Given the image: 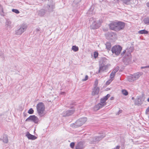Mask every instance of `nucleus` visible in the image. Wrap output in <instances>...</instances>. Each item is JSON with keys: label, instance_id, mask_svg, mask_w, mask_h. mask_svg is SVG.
I'll return each instance as SVG.
<instances>
[{"label": "nucleus", "instance_id": "obj_48", "mask_svg": "<svg viewBox=\"0 0 149 149\" xmlns=\"http://www.w3.org/2000/svg\"><path fill=\"white\" fill-rule=\"evenodd\" d=\"M65 93L64 92H62L61 93V95H64Z\"/></svg>", "mask_w": 149, "mask_h": 149}, {"label": "nucleus", "instance_id": "obj_34", "mask_svg": "<svg viewBox=\"0 0 149 149\" xmlns=\"http://www.w3.org/2000/svg\"><path fill=\"white\" fill-rule=\"evenodd\" d=\"M119 68L118 67H117L112 71V72L116 73L118 70Z\"/></svg>", "mask_w": 149, "mask_h": 149}, {"label": "nucleus", "instance_id": "obj_30", "mask_svg": "<svg viewBox=\"0 0 149 149\" xmlns=\"http://www.w3.org/2000/svg\"><path fill=\"white\" fill-rule=\"evenodd\" d=\"M72 50H73L74 52H76L78 51L79 48L77 46L75 45L73 46L72 48Z\"/></svg>", "mask_w": 149, "mask_h": 149}, {"label": "nucleus", "instance_id": "obj_50", "mask_svg": "<svg viewBox=\"0 0 149 149\" xmlns=\"http://www.w3.org/2000/svg\"><path fill=\"white\" fill-rule=\"evenodd\" d=\"M134 97H132V99L133 100H134Z\"/></svg>", "mask_w": 149, "mask_h": 149}, {"label": "nucleus", "instance_id": "obj_47", "mask_svg": "<svg viewBox=\"0 0 149 149\" xmlns=\"http://www.w3.org/2000/svg\"><path fill=\"white\" fill-rule=\"evenodd\" d=\"M146 5L149 8V2H148L146 3Z\"/></svg>", "mask_w": 149, "mask_h": 149}, {"label": "nucleus", "instance_id": "obj_33", "mask_svg": "<svg viewBox=\"0 0 149 149\" xmlns=\"http://www.w3.org/2000/svg\"><path fill=\"white\" fill-rule=\"evenodd\" d=\"M34 112V111L33 109L30 108L28 111V113L29 114H32Z\"/></svg>", "mask_w": 149, "mask_h": 149}, {"label": "nucleus", "instance_id": "obj_46", "mask_svg": "<svg viewBox=\"0 0 149 149\" xmlns=\"http://www.w3.org/2000/svg\"><path fill=\"white\" fill-rule=\"evenodd\" d=\"M122 112V111L121 110H119L117 113L119 115V114H120Z\"/></svg>", "mask_w": 149, "mask_h": 149}, {"label": "nucleus", "instance_id": "obj_44", "mask_svg": "<svg viewBox=\"0 0 149 149\" xmlns=\"http://www.w3.org/2000/svg\"><path fill=\"white\" fill-rule=\"evenodd\" d=\"M126 52H127V51H126V50H124L123 52L121 53V55L122 56H123L124 55V54Z\"/></svg>", "mask_w": 149, "mask_h": 149}, {"label": "nucleus", "instance_id": "obj_23", "mask_svg": "<svg viewBox=\"0 0 149 149\" xmlns=\"http://www.w3.org/2000/svg\"><path fill=\"white\" fill-rule=\"evenodd\" d=\"M55 8V6L54 5H50L48 8L47 11L49 15L50 14V12H52L53 11V10Z\"/></svg>", "mask_w": 149, "mask_h": 149}, {"label": "nucleus", "instance_id": "obj_21", "mask_svg": "<svg viewBox=\"0 0 149 149\" xmlns=\"http://www.w3.org/2000/svg\"><path fill=\"white\" fill-rule=\"evenodd\" d=\"M132 61V59L130 57L128 58H124L123 62L125 65H127L131 63Z\"/></svg>", "mask_w": 149, "mask_h": 149}, {"label": "nucleus", "instance_id": "obj_16", "mask_svg": "<svg viewBox=\"0 0 149 149\" xmlns=\"http://www.w3.org/2000/svg\"><path fill=\"white\" fill-rule=\"evenodd\" d=\"M117 22H113L109 24V26L110 29L112 30L116 31Z\"/></svg>", "mask_w": 149, "mask_h": 149}, {"label": "nucleus", "instance_id": "obj_8", "mask_svg": "<svg viewBox=\"0 0 149 149\" xmlns=\"http://www.w3.org/2000/svg\"><path fill=\"white\" fill-rule=\"evenodd\" d=\"M144 101V99L142 97L138 96L134 101V104L135 105H140L142 104Z\"/></svg>", "mask_w": 149, "mask_h": 149}, {"label": "nucleus", "instance_id": "obj_4", "mask_svg": "<svg viewBox=\"0 0 149 149\" xmlns=\"http://www.w3.org/2000/svg\"><path fill=\"white\" fill-rule=\"evenodd\" d=\"M142 73L138 72L134 74L133 75L128 77V80L130 82H132L138 79L142 75Z\"/></svg>", "mask_w": 149, "mask_h": 149}, {"label": "nucleus", "instance_id": "obj_35", "mask_svg": "<svg viewBox=\"0 0 149 149\" xmlns=\"http://www.w3.org/2000/svg\"><path fill=\"white\" fill-rule=\"evenodd\" d=\"M12 11L16 14H19V11L16 9H13Z\"/></svg>", "mask_w": 149, "mask_h": 149}, {"label": "nucleus", "instance_id": "obj_12", "mask_svg": "<svg viewBox=\"0 0 149 149\" xmlns=\"http://www.w3.org/2000/svg\"><path fill=\"white\" fill-rule=\"evenodd\" d=\"M108 64L106 65L103 63H101L100 64L99 69L98 73H100L102 72H105L108 68Z\"/></svg>", "mask_w": 149, "mask_h": 149}, {"label": "nucleus", "instance_id": "obj_51", "mask_svg": "<svg viewBox=\"0 0 149 149\" xmlns=\"http://www.w3.org/2000/svg\"><path fill=\"white\" fill-rule=\"evenodd\" d=\"M0 140H1V139H0Z\"/></svg>", "mask_w": 149, "mask_h": 149}, {"label": "nucleus", "instance_id": "obj_24", "mask_svg": "<svg viewBox=\"0 0 149 149\" xmlns=\"http://www.w3.org/2000/svg\"><path fill=\"white\" fill-rule=\"evenodd\" d=\"M107 35L108 36V38L109 39H113L116 36V35L113 32H108Z\"/></svg>", "mask_w": 149, "mask_h": 149}, {"label": "nucleus", "instance_id": "obj_40", "mask_svg": "<svg viewBox=\"0 0 149 149\" xmlns=\"http://www.w3.org/2000/svg\"><path fill=\"white\" fill-rule=\"evenodd\" d=\"M88 76L87 75H86L85 76V78L84 79H82V81H85L87 80H88Z\"/></svg>", "mask_w": 149, "mask_h": 149}, {"label": "nucleus", "instance_id": "obj_29", "mask_svg": "<svg viewBox=\"0 0 149 149\" xmlns=\"http://www.w3.org/2000/svg\"><path fill=\"white\" fill-rule=\"evenodd\" d=\"M148 32L145 30H142L140 31H138V33L140 34H148Z\"/></svg>", "mask_w": 149, "mask_h": 149}, {"label": "nucleus", "instance_id": "obj_9", "mask_svg": "<svg viewBox=\"0 0 149 149\" xmlns=\"http://www.w3.org/2000/svg\"><path fill=\"white\" fill-rule=\"evenodd\" d=\"M125 25V24L124 22H117L116 26V31H119L123 29Z\"/></svg>", "mask_w": 149, "mask_h": 149}, {"label": "nucleus", "instance_id": "obj_1", "mask_svg": "<svg viewBox=\"0 0 149 149\" xmlns=\"http://www.w3.org/2000/svg\"><path fill=\"white\" fill-rule=\"evenodd\" d=\"M37 112L38 115L40 117L44 116L45 113V107L43 103L42 102H39L36 106Z\"/></svg>", "mask_w": 149, "mask_h": 149}, {"label": "nucleus", "instance_id": "obj_3", "mask_svg": "<svg viewBox=\"0 0 149 149\" xmlns=\"http://www.w3.org/2000/svg\"><path fill=\"white\" fill-rule=\"evenodd\" d=\"M122 50V47L119 45L113 46L111 49V51L113 54L116 56H118Z\"/></svg>", "mask_w": 149, "mask_h": 149}, {"label": "nucleus", "instance_id": "obj_5", "mask_svg": "<svg viewBox=\"0 0 149 149\" xmlns=\"http://www.w3.org/2000/svg\"><path fill=\"white\" fill-rule=\"evenodd\" d=\"M102 22V20L101 19L98 20H94L91 25V29H95L98 28L100 27Z\"/></svg>", "mask_w": 149, "mask_h": 149}, {"label": "nucleus", "instance_id": "obj_22", "mask_svg": "<svg viewBox=\"0 0 149 149\" xmlns=\"http://www.w3.org/2000/svg\"><path fill=\"white\" fill-rule=\"evenodd\" d=\"M5 26L7 29L11 28V22L9 19H8L6 20L5 24Z\"/></svg>", "mask_w": 149, "mask_h": 149}, {"label": "nucleus", "instance_id": "obj_26", "mask_svg": "<svg viewBox=\"0 0 149 149\" xmlns=\"http://www.w3.org/2000/svg\"><path fill=\"white\" fill-rule=\"evenodd\" d=\"M143 21L145 24L149 25V16L143 19Z\"/></svg>", "mask_w": 149, "mask_h": 149}, {"label": "nucleus", "instance_id": "obj_43", "mask_svg": "<svg viewBox=\"0 0 149 149\" xmlns=\"http://www.w3.org/2000/svg\"><path fill=\"white\" fill-rule=\"evenodd\" d=\"M120 147V146H117L115 148H114L113 149H119Z\"/></svg>", "mask_w": 149, "mask_h": 149}, {"label": "nucleus", "instance_id": "obj_17", "mask_svg": "<svg viewBox=\"0 0 149 149\" xmlns=\"http://www.w3.org/2000/svg\"><path fill=\"white\" fill-rule=\"evenodd\" d=\"M85 146L84 143L82 142H79L75 146V149H84Z\"/></svg>", "mask_w": 149, "mask_h": 149}, {"label": "nucleus", "instance_id": "obj_41", "mask_svg": "<svg viewBox=\"0 0 149 149\" xmlns=\"http://www.w3.org/2000/svg\"><path fill=\"white\" fill-rule=\"evenodd\" d=\"M149 68V65H147L145 66H142L141 67V69H144V68Z\"/></svg>", "mask_w": 149, "mask_h": 149}, {"label": "nucleus", "instance_id": "obj_37", "mask_svg": "<svg viewBox=\"0 0 149 149\" xmlns=\"http://www.w3.org/2000/svg\"><path fill=\"white\" fill-rule=\"evenodd\" d=\"M98 55V53L97 52H94L93 56L95 58H96Z\"/></svg>", "mask_w": 149, "mask_h": 149}, {"label": "nucleus", "instance_id": "obj_32", "mask_svg": "<svg viewBox=\"0 0 149 149\" xmlns=\"http://www.w3.org/2000/svg\"><path fill=\"white\" fill-rule=\"evenodd\" d=\"M116 74V73H114V72H113L112 71L111 72V73L110 74V79H113L114 77V76H115V75Z\"/></svg>", "mask_w": 149, "mask_h": 149}, {"label": "nucleus", "instance_id": "obj_7", "mask_svg": "<svg viewBox=\"0 0 149 149\" xmlns=\"http://www.w3.org/2000/svg\"><path fill=\"white\" fill-rule=\"evenodd\" d=\"M87 119L86 118H80L77 120L75 123V124H74V126L75 127H78L81 126L84 124L87 121Z\"/></svg>", "mask_w": 149, "mask_h": 149}, {"label": "nucleus", "instance_id": "obj_14", "mask_svg": "<svg viewBox=\"0 0 149 149\" xmlns=\"http://www.w3.org/2000/svg\"><path fill=\"white\" fill-rule=\"evenodd\" d=\"M105 136V135L104 134H103L100 136L94 137L93 138V142L92 143L94 144L100 141Z\"/></svg>", "mask_w": 149, "mask_h": 149}, {"label": "nucleus", "instance_id": "obj_18", "mask_svg": "<svg viewBox=\"0 0 149 149\" xmlns=\"http://www.w3.org/2000/svg\"><path fill=\"white\" fill-rule=\"evenodd\" d=\"M26 136L29 139L34 140L37 138V137L34 135L30 134L29 132H28L26 135Z\"/></svg>", "mask_w": 149, "mask_h": 149}, {"label": "nucleus", "instance_id": "obj_15", "mask_svg": "<svg viewBox=\"0 0 149 149\" xmlns=\"http://www.w3.org/2000/svg\"><path fill=\"white\" fill-rule=\"evenodd\" d=\"M38 15L41 16H44V15L48 16L49 14L47 10L45 9H41L40 10L38 13Z\"/></svg>", "mask_w": 149, "mask_h": 149}, {"label": "nucleus", "instance_id": "obj_28", "mask_svg": "<svg viewBox=\"0 0 149 149\" xmlns=\"http://www.w3.org/2000/svg\"><path fill=\"white\" fill-rule=\"evenodd\" d=\"M0 15L2 16L4 15V13L2 6L0 4Z\"/></svg>", "mask_w": 149, "mask_h": 149}, {"label": "nucleus", "instance_id": "obj_10", "mask_svg": "<svg viewBox=\"0 0 149 149\" xmlns=\"http://www.w3.org/2000/svg\"><path fill=\"white\" fill-rule=\"evenodd\" d=\"M122 1L123 4L126 5H131L137 3L136 0H118Z\"/></svg>", "mask_w": 149, "mask_h": 149}, {"label": "nucleus", "instance_id": "obj_2", "mask_svg": "<svg viewBox=\"0 0 149 149\" xmlns=\"http://www.w3.org/2000/svg\"><path fill=\"white\" fill-rule=\"evenodd\" d=\"M110 96L109 94H108L101 99L100 102L95 106V107L97 110H99L106 105V101L110 97Z\"/></svg>", "mask_w": 149, "mask_h": 149}, {"label": "nucleus", "instance_id": "obj_39", "mask_svg": "<svg viewBox=\"0 0 149 149\" xmlns=\"http://www.w3.org/2000/svg\"><path fill=\"white\" fill-rule=\"evenodd\" d=\"M74 146V142H72L70 143V146L72 148H73Z\"/></svg>", "mask_w": 149, "mask_h": 149}, {"label": "nucleus", "instance_id": "obj_25", "mask_svg": "<svg viewBox=\"0 0 149 149\" xmlns=\"http://www.w3.org/2000/svg\"><path fill=\"white\" fill-rule=\"evenodd\" d=\"M134 50V48L133 47H130L129 48H127L126 49V51L128 53L127 56H129L130 55L131 53L133 52Z\"/></svg>", "mask_w": 149, "mask_h": 149}, {"label": "nucleus", "instance_id": "obj_38", "mask_svg": "<svg viewBox=\"0 0 149 149\" xmlns=\"http://www.w3.org/2000/svg\"><path fill=\"white\" fill-rule=\"evenodd\" d=\"M98 80L97 79H96L95 82V84H94L95 86L94 87H97V86L98 85Z\"/></svg>", "mask_w": 149, "mask_h": 149}, {"label": "nucleus", "instance_id": "obj_19", "mask_svg": "<svg viewBox=\"0 0 149 149\" xmlns=\"http://www.w3.org/2000/svg\"><path fill=\"white\" fill-rule=\"evenodd\" d=\"M100 91V88L98 87H94L92 94L93 95H97Z\"/></svg>", "mask_w": 149, "mask_h": 149}, {"label": "nucleus", "instance_id": "obj_6", "mask_svg": "<svg viewBox=\"0 0 149 149\" xmlns=\"http://www.w3.org/2000/svg\"><path fill=\"white\" fill-rule=\"evenodd\" d=\"M27 26L26 24H22L18 29L15 31V34L17 35H20L26 30Z\"/></svg>", "mask_w": 149, "mask_h": 149}, {"label": "nucleus", "instance_id": "obj_20", "mask_svg": "<svg viewBox=\"0 0 149 149\" xmlns=\"http://www.w3.org/2000/svg\"><path fill=\"white\" fill-rule=\"evenodd\" d=\"M0 141H2L3 142L5 143H7L8 142V136L7 135L3 134L2 136V138L0 139Z\"/></svg>", "mask_w": 149, "mask_h": 149}, {"label": "nucleus", "instance_id": "obj_13", "mask_svg": "<svg viewBox=\"0 0 149 149\" xmlns=\"http://www.w3.org/2000/svg\"><path fill=\"white\" fill-rule=\"evenodd\" d=\"M75 109L73 107H71L70 109L64 112L63 115L65 116H69L74 113Z\"/></svg>", "mask_w": 149, "mask_h": 149}, {"label": "nucleus", "instance_id": "obj_42", "mask_svg": "<svg viewBox=\"0 0 149 149\" xmlns=\"http://www.w3.org/2000/svg\"><path fill=\"white\" fill-rule=\"evenodd\" d=\"M149 112V107L147 108L146 110V113L147 114Z\"/></svg>", "mask_w": 149, "mask_h": 149}, {"label": "nucleus", "instance_id": "obj_31", "mask_svg": "<svg viewBox=\"0 0 149 149\" xmlns=\"http://www.w3.org/2000/svg\"><path fill=\"white\" fill-rule=\"evenodd\" d=\"M122 93L124 95L126 96L128 94V92L127 90L124 89L122 91Z\"/></svg>", "mask_w": 149, "mask_h": 149}, {"label": "nucleus", "instance_id": "obj_27", "mask_svg": "<svg viewBox=\"0 0 149 149\" xmlns=\"http://www.w3.org/2000/svg\"><path fill=\"white\" fill-rule=\"evenodd\" d=\"M105 45L106 48L108 50H110L111 49V43L109 42H107L105 44Z\"/></svg>", "mask_w": 149, "mask_h": 149}, {"label": "nucleus", "instance_id": "obj_45", "mask_svg": "<svg viewBox=\"0 0 149 149\" xmlns=\"http://www.w3.org/2000/svg\"><path fill=\"white\" fill-rule=\"evenodd\" d=\"M40 30V29L39 28H37L36 29V31L37 32H38Z\"/></svg>", "mask_w": 149, "mask_h": 149}, {"label": "nucleus", "instance_id": "obj_36", "mask_svg": "<svg viewBox=\"0 0 149 149\" xmlns=\"http://www.w3.org/2000/svg\"><path fill=\"white\" fill-rule=\"evenodd\" d=\"M113 79H110L109 80H108L106 82V84L107 85H109L113 81Z\"/></svg>", "mask_w": 149, "mask_h": 149}, {"label": "nucleus", "instance_id": "obj_49", "mask_svg": "<svg viewBox=\"0 0 149 149\" xmlns=\"http://www.w3.org/2000/svg\"><path fill=\"white\" fill-rule=\"evenodd\" d=\"M147 101L149 102V97L147 99Z\"/></svg>", "mask_w": 149, "mask_h": 149}, {"label": "nucleus", "instance_id": "obj_11", "mask_svg": "<svg viewBox=\"0 0 149 149\" xmlns=\"http://www.w3.org/2000/svg\"><path fill=\"white\" fill-rule=\"evenodd\" d=\"M30 120L33 121L35 123H37L38 122L39 119L38 118L35 116L31 115L28 118L26 119L25 120L26 121Z\"/></svg>", "mask_w": 149, "mask_h": 149}]
</instances>
